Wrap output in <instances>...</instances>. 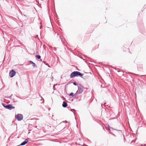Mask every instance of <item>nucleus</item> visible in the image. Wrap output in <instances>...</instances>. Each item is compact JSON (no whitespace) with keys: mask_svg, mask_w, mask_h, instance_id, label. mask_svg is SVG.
I'll list each match as a JSON object with an SVG mask.
<instances>
[{"mask_svg":"<svg viewBox=\"0 0 146 146\" xmlns=\"http://www.w3.org/2000/svg\"><path fill=\"white\" fill-rule=\"evenodd\" d=\"M84 74H82L79 71H74L72 72L70 75V78H73L75 77L80 76L84 80H86L87 79V77L86 76H84L82 77Z\"/></svg>","mask_w":146,"mask_h":146,"instance_id":"f257e3e1","label":"nucleus"},{"mask_svg":"<svg viewBox=\"0 0 146 146\" xmlns=\"http://www.w3.org/2000/svg\"><path fill=\"white\" fill-rule=\"evenodd\" d=\"M2 105H3V107H4L5 108L9 110H11L13 109H14L15 108L11 104L6 105V104L2 103Z\"/></svg>","mask_w":146,"mask_h":146,"instance_id":"f03ea898","label":"nucleus"},{"mask_svg":"<svg viewBox=\"0 0 146 146\" xmlns=\"http://www.w3.org/2000/svg\"><path fill=\"white\" fill-rule=\"evenodd\" d=\"M78 94H81L83 90V89L84 88V87L80 84H79V86H78Z\"/></svg>","mask_w":146,"mask_h":146,"instance_id":"7ed1b4c3","label":"nucleus"},{"mask_svg":"<svg viewBox=\"0 0 146 146\" xmlns=\"http://www.w3.org/2000/svg\"><path fill=\"white\" fill-rule=\"evenodd\" d=\"M15 118L18 121H21L22 120L23 118V115L21 114H18L15 115Z\"/></svg>","mask_w":146,"mask_h":146,"instance_id":"20e7f679","label":"nucleus"},{"mask_svg":"<svg viewBox=\"0 0 146 146\" xmlns=\"http://www.w3.org/2000/svg\"><path fill=\"white\" fill-rule=\"evenodd\" d=\"M16 74V72L13 70H11L9 73L10 77V78L13 77Z\"/></svg>","mask_w":146,"mask_h":146,"instance_id":"39448f33","label":"nucleus"},{"mask_svg":"<svg viewBox=\"0 0 146 146\" xmlns=\"http://www.w3.org/2000/svg\"><path fill=\"white\" fill-rule=\"evenodd\" d=\"M28 141H29L28 140V139H26L24 141L22 142L20 145H19V146H23L25 145L27 143Z\"/></svg>","mask_w":146,"mask_h":146,"instance_id":"423d86ee","label":"nucleus"},{"mask_svg":"<svg viewBox=\"0 0 146 146\" xmlns=\"http://www.w3.org/2000/svg\"><path fill=\"white\" fill-rule=\"evenodd\" d=\"M67 106V103L65 102L64 101L63 102V104H62V106L64 108H66Z\"/></svg>","mask_w":146,"mask_h":146,"instance_id":"0eeeda50","label":"nucleus"},{"mask_svg":"<svg viewBox=\"0 0 146 146\" xmlns=\"http://www.w3.org/2000/svg\"><path fill=\"white\" fill-rule=\"evenodd\" d=\"M78 94H78V91H77L76 92V93L75 94H74L73 97H74V98H75L77 96V95Z\"/></svg>","mask_w":146,"mask_h":146,"instance_id":"6e6552de","label":"nucleus"},{"mask_svg":"<svg viewBox=\"0 0 146 146\" xmlns=\"http://www.w3.org/2000/svg\"><path fill=\"white\" fill-rule=\"evenodd\" d=\"M32 66L34 68H37V66L36 65V64L33 62L32 64Z\"/></svg>","mask_w":146,"mask_h":146,"instance_id":"1a4fd4ad","label":"nucleus"},{"mask_svg":"<svg viewBox=\"0 0 146 146\" xmlns=\"http://www.w3.org/2000/svg\"><path fill=\"white\" fill-rule=\"evenodd\" d=\"M35 57L38 59H40L41 58V56L38 55H36L35 56Z\"/></svg>","mask_w":146,"mask_h":146,"instance_id":"9d476101","label":"nucleus"},{"mask_svg":"<svg viewBox=\"0 0 146 146\" xmlns=\"http://www.w3.org/2000/svg\"><path fill=\"white\" fill-rule=\"evenodd\" d=\"M108 129L109 130H110V129H113V128L110 127V125L108 124Z\"/></svg>","mask_w":146,"mask_h":146,"instance_id":"9b49d317","label":"nucleus"},{"mask_svg":"<svg viewBox=\"0 0 146 146\" xmlns=\"http://www.w3.org/2000/svg\"><path fill=\"white\" fill-rule=\"evenodd\" d=\"M71 83H72L74 85H75V86H77V83L76 82H72Z\"/></svg>","mask_w":146,"mask_h":146,"instance_id":"f8f14e48","label":"nucleus"},{"mask_svg":"<svg viewBox=\"0 0 146 146\" xmlns=\"http://www.w3.org/2000/svg\"><path fill=\"white\" fill-rule=\"evenodd\" d=\"M74 94L73 92H71L69 94V96H72V97H73Z\"/></svg>","mask_w":146,"mask_h":146,"instance_id":"ddd939ff","label":"nucleus"},{"mask_svg":"<svg viewBox=\"0 0 146 146\" xmlns=\"http://www.w3.org/2000/svg\"><path fill=\"white\" fill-rule=\"evenodd\" d=\"M70 111H73L74 112V111H76V110H75L74 109H71L70 110Z\"/></svg>","mask_w":146,"mask_h":146,"instance_id":"4468645a","label":"nucleus"},{"mask_svg":"<svg viewBox=\"0 0 146 146\" xmlns=\"http://www.w3.org/2000/svg\"><path fill=\"white\" fill-rule=\"evenodd\" d=\"M29 62L31 64H32L33 62L31 60H30Z\"/></svg>","mask_w":146,"mask_h":146,"instance_id":"2eb2a0df","label":"nucleus"},{"mask_svg":"<svg viewBox=\"0 0 146 146\" xmlns=\"http://www.w3.org/2000/svg\"><path fill=\"white\" fill-rule=\"evenodd\" d=\"M12 96V94L11 95V96H10V97H6V98H10Z\"/></svg>","mask_w":146,"mask_h":146,"instance_id":"dca6fc26","label":"nucleus"},{"mask_svg":"<svg viewBox=\"0 0 146 146\" xmlns=\"http://www.w3.org/2000/svg\"><path fill=\"white\" fill-rule=\"evenodd\" d=\"M63 122L64 123H67L68 122L67 121H63Z\"/></svg>","mask_w":146,"mask_h":146,"instance_id":"f3484780","label":"nucleus"},{"mask_svg":"<svg viewBox=\"0 0 146 146\" xmlns=\"http://www.w3.org/2000/svg\"><path fill=\"white\" fill-rule=\"evenodd\" d=\"M54 48V49H55V48ZM55 50H56L54 49H52V51H53H53H55Z\"/></svg>","mask_w":146,"mask_h":146,"instance_id":"a211bd4d","label":"nucleus"},{"mask_svg":"<svg viewBox=\"0 0 146 146\" xmlns=\"http://www.w3.org/2000/svg\"><path fill=\"white\" fill-rule=\"evenodd\" d=\"M84 89H86V90H88V88H84Z\"/></svg>","mask_w":146,"mask_h":146,"instance_id":"6ab92c4d","label":"nucleus"},{"mask_svg":"<svg viewBox=\"0 0 146 146\" xmlns=\"http://www.w3.org/2000/svg\"><path fill=\"white\" fill-rule=\"evenodd\" d=\"M42 28V26L41 25L40 27V29H41Z\"/></svg>","mask_w":146,"mask_h":146,"instance_id":"aec40b11","label":"nucleus"},{"mask_svg":"<svg viewBox=\"0 0 146 146\" xmlns=\"http://www.w3.org/2000/svg\"><path fill=\"white\" fill-rule=\"evenodd\" d=\"M48 67H50V66H49V65H48Z\"/></svg>","mask_w":146,"mask_h":146,"instance_id":"412c9836","label":"nucleus"},{"mask_svg":"<svg viewBox=\"0 0 146 146\" xmlns=\"http://www.w3.org/2000/svg\"><path fill=\"white\" fill-rule=\"evenodd\" d=\"M19 98H20V99H22V98H20V97H19Z\"/></svg>","mask_w":146,"mask_h":146,"instance_id":"4be33fe9","label":"nucleus"},{"mask_svg":"<svg viewBox=\"0 0 146 146\" xmlns=\"http://www.w3.org/2000/svg\"><path fill=\"white\" fill-rule=\"evenodd\" d=\"M106 104V103H104V105Z\"/></svg>","mask_w":146,"mask_h":146,"instance_id":"5701e85b","label":"nucleus"},{"mask_svg":"<svg viewBox=\"0 0 146 146\" xmlns=\"http://www.w3.org/2000/svg\"><path fill=\"white\" fill-rule=\"evenodd\" d=\"M60 39H61V36H60Z\"/></svg>","mask_w":146,"mask_h":146,"instance_id":"b1692460","label":"nucleus"},{"mask_svg":"<svg viewBox=\"0 0 146 146\" xmlns=\"http://www.w3.org/2000/svg\"><path fill=\"white\" fill-rule=\"evenodd\" d=\"M24 16H25V15H24Z\"/></svg>","mask_w":146,"mask_h":146,"instance_id":"393cba45","label":"nucleus"}]
</instances>
